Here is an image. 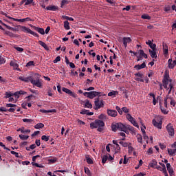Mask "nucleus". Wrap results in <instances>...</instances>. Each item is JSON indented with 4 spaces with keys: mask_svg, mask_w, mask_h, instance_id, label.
I'll list each match as a JSON object with an SVG mask.
<instances>
[{
    "mask_svg": "<svg viewBox=\"0 0 176 176\" xmlns=\"http://www.w3.org/2000/svg\"><path fill=\"white\" fill-rule=\"evenodd\" d=\"M62 91H64V93H66L67 94H69V96H71L72 97H74V98H76V94L70 89L63 87L62 88Z\"/></svg>",
    "mask_w": 176,
    "mask_h": 176,
    "instance_id": "8",
    "label": "nucleus"
},
{
    "mask_svg": "<svg viewBox=\"0 0 176 176\" xmlns=\"http://www.w3.org/2000/svg\"><path fill=\"white\" fill-rule=\"evenodd\" d=\"M145 67H146V65L145 64V62H144L141 65H135L134 66V68L135 69H137V71H140V69H142L144 68H145Z\"/></svg>",
    "mask_w": 176,
    "mask_h": 176,
    "instance_id": "11",
    "label": "nucleus"
},
{
    "mask_svg": "<svg viewBox=\"0 0 176 176\" xmlns=\"http://www.w3.org/2000/svg\"><path fill=\"white\" fill-rule=\"evenodd\" d=\"M41 140L43 141H45V142H47V141H49V136H46V135H43L41 137Z\"/></svg>",
    "mask_w": 176,
    "mask_h": 176,
    "instance_id": "50",
    "label": "nucleus"
},
{
    "mask_svg": "<svg viewBox=\"0 0 176 176\" xmlns=\"http://www.w3.org/2000/svg\"><path fill=\"white\" fill-rule=\"evenodd\" d=\"M135 76H138V78H142L143 74H141L140 72L135 74Z\"/></svg>",
    "mask_w": 176,
    "mask_h": 176,
    "instance_id": "63",
    "label": "nucleus"
},
{
    "mask_svg": "<svg viewBox=\"0 0 176 176\" xmlns=\"http://www.w3.org/2000/svg\"><path fill=\"white\" fill-rule=\"evenodd\" d=\"M163 50H164V54L165 55L168 54V46H167V44L163 43Z\"/></svg>",
    "mask_w": 176,
    "mask_h": 176,
    "instance_id": "17",
    "label": "nucleus"
},
{
    "mask_svg": "<svg viewBox=\"0 0 176 176\" xmlns=\"http://www.w3.org/2000/svg\"><path fill=\"white\" fill-rule=\"evenodd\" d=\"M101 97V92H97L95 91H92L89 92V96H87L88 98H90L91 100H93V98H94V97Z\"/></svg>",
    "mask_w": 176,
    "mask_h": 176,
    "instance_id": "6",
    "label": "nucleus"
},
{
    "mask_svg": "<svg viewBox=\"0 0 176 176\" xmlns=\"http://www.w3.org/2000/svg\"><path fill=\"white\" fill-rule=\"evenodd\" d=\"M139 53L140 58L144 57V58H148V55L144 52V50H140Z\"/></svg>",
    "mask_w": 176,
    "mask_h": 176,
    "instance_id": "22",
    "label": "nucleus"
},
{
    "mask_svg": "<svg viewBox=\"0 0 176 176\" xmlns=\"http://www.w3.org/2000/svg\"><path fill=\"white\" fill-rule=\"evenodd\" d=\"M151 49H152V50H156V44H154L153 43L152 44H151L150 45Z\"/></svg>",
    "mask_w": 176,
    "mask_h": 176,
    "instance_id": "60",
    "label": "nucleus"
},
{
    "mask_svg": "<svg viewBox=\"0 0 176 176\" xmlns=\"http://www.w3.org/2000/svg\"><path fill=\"white\" fill-rule=\"evenodd\" d=\"M58 9V7L57 6H47L46 8V10H53V11H55V10H57Z\"/></svg>",
    "mask_w": 176,
    "mask_h": 176,
    "instance_id": "23",
    "label": "nucleus"
},
{
    "mask_svg": "<svg viewBox=\"0 0 176 176\" xmlns=\"http://www.w3.org/2000/svg\"><path fill=\"white\" fill-rule=\"evenodd\" d=\"M32 65H34V61H30L26 64V67H31Z\"/></svg>",
    "mask_w": 176,
    "mask_h": 176,
    "instance_id": "62",
    "label": "nucleus"
},
{
    "mask_svg": "<svg viewBox=\"0 0 176 176\" xmlns=\"http://www.w3.org/2000/svg\"><path fill=\"white\" fill-rule=\"evenodd\" d=\"M126 118L129 120V122H131L134 119V118H133V116H131L130 113L126 114Z\"/></svg>",
    "mask_w": 176,
    "mask_h": 176,
    "instance_id": "42",
    "label": "nucleus"
},
{
    "mask_svg": "<svg viewBox=\"0 0 176 176\" xmlns=\"http://www.w3.org/2000/svg\"><path fill=\"white\" fill-rule=\"evenodd\" d=\"M10 97H13V94L10 92L6 93V98H10Z\"/></svg>",
    "mask_w": 176,
    "mask_h": 176,
    "instance_id": "52",
    "label": "nucleus"
},
{
    "mask_svg": "<svg viewBox=\"0 0 176 176\" xmlns=\"http://www.w3.org/2000/svg\"><path fill=\"white\" fill-rule=\"evenodd\" d=\"M7 108H14L16 107V104H13L12 103H9L6 104Z\"/></svg>",
    "mask_w": 176,
    "mask_h": 176,
    "instance_id": "56",
    "label": "nucleus"
},
{
    "mask_svg": "<svg viewBox=\"0 0 176 176\" xmlns=\"http://www.w3.org/2000/svg\"><path fill=\"white\" fill-rule=\"evenodd\" d=\"M160 109H161V111L162 112V113H164V115H167V113H168V111H167V110H166L162 106H160Z\"/></svg>",
    "mask_w": 176,
    "mask_h": 176,
    "instance_id": "51",
    "label": "nucleus"
},
{
    "mask_svg": "<svg viewBox=\"0 0 176 176\" xmlns=\"http://www.w3.org/2000/svg\"><path fill=\"white\" fill-rule=\"evenodd\" d=\"M150 167H155V166H157V162L156 160H153L150 164H149Z\"/></svg>",
    "mask_w": 176,
    "mask_h": 176,
    "instance_id": "37",
    "label": "nucleus"
},
{
    "mask_svg": "<svg viewBox=\"0 0 176 176\" xmlns=\"http://www.w3.org/2000/svg\"><path fill=\"white\" fill-rule=\"evenodd\" d=\"M87 112H88V110H86V109H82L81 111H80V114L81 115H87Z\"/></svg>",
    "mask_w": 176,
    "mask_h": 176,
    "instance_id": "59",
    "label": "nucleus"
},
{
    "mask_svg": "<svg viewBox=\"0 0 176 176\" xmlns=\"http://www.w3.org/2000/svg\"><path fill=\"white\" fill-rule=\"evenodd\" d=\"M0 146H2V148H3V149H6V151H10V149L7 148L6 146H5V144H3V143L1 142H0Z\"/></svg>",
    "mask_w": 176,
    "mask_h": 176,
    "instance_id": "57",
    "label": "nucleus"
},
{
    "mask_svg": "<svg viewBox=\"0 0 176 176\" xmlns=\"http://www.w3.org/2000/svg\"><path fill=\"white\" fill-rule=\"evenodd\" d=\"M68 0H62L60 3V8H64V6H65V5H68Z\"/></svg>",
    "mask_w": 176,
    "mask_h": 176,
    "instance_id": "34",
    "label": "nucleus"
},
{
    "mask_svg": "<svg viewBox=\"0 0 176 176\" xmlns=\"http://www.w3.org/2000/svg\"><path fill=\"white\" fill-rule=\"evenodd\" d=\"M100 104V98L96 99V100H95V106H96L95 109H100V108H101V105Z\"/></svg>",
    "mask_w": 176,
    "mask_h": 176,
    "instance_id": "19",
    "label": "nucleus"
},
{
    "mask_svg": "<svg viewBox=\"0 0 176 176\" xmlns=\"http://www.w3.org/2000/svg\"><path fill=\"white\" fill-rule=\"evenodd\" d=\"M61 58L60 56H57L54 60V64H56V63H58V61H60Z\"/></svg>",
    "mask_w": 176,
    "mask_h": 176,
    "instance_id": "54",
    "label": "nucleus"
},
{
    "mask_svg": "<svg viewBox=\"0 0 176 176\" xmlns=\"http://www.w3.org/2000/svg\"><path fill=\"white\" fill-rule=\"evenodd\" d=\"M85 108H89V109H91L93 108V105L90 103L89 100H86L85 104Z\"/></svg>",
    "mask_w": 176,
    "mask_h": 176,
    "instance_id": "26",
    "label": "nucleus"
},
{
    "mask_svg": "<svg viewBox=\"0 0 176 176\" xmlns=\"http://www.w3.org/2000/svg\"><path fill=\"white\" fill-rule=\"evenodd\" d=\"M64 28L65 30H69V22H68V21H64Z\"/></svg>",
    "mask_w": 176,
    "mask_h": 176,
    "instance_id": "31",
    "label": "nucleus"
},
{
    "mask_svg": "<svg viewBox=\"0 0 176 176\" xmlns=\"http://www.w3.org/2000/svg\"><path fill=\"white\" fill-rule=\"evenodd\" d=\"M85 172L86 174H87V175L91 176V173H90L89 168H85Z\"/></svg>",
    "mask_w": 176,
    "mask_h": 176,
    "instance_id": "53",
    "label": "nucleus"
},
{
    "mask_svg": "<svg viewBox=\"0 0 176 176\" xmlns=\"http://www.w3.org/2000/svg\"><path fill=\"white\" fill-rule=\"evenodd\" d=\"M34 30H35V31H37L39 34H41V35H45V30L43 28L34 26Z\"/></svg>",
    "mask_w": 176,
    "mask_h": 176,
    "instance_id": "15",
    "label": "nucleus"
},
{
    "mask_svg": "<svg viewBox=\"0 0 176 176\" xmlns=\"http://www.w3.org/2000/svg\"><path fill=\"white\" fill-rule=\"evenodd\" d=\"M41 76L38 74H35L32 76L24 77V76H19V80H22V82H30L32 85L34 86H36V87H42V82L40 80Z\"/></svg>",
    "mask_w": 176,
    "mask_h": 176,
    "instance_id": "1",
    "label": "nucleus"
},
{
    "mask_svg": "<svg viewBox=\"0 0 176 176\" xmlns=\"http://www.w3.org/2000/svg\"><path fill=\"white\" fill-rule=\"evenodd\" d=\"M16 131H21V133L23 134H25L26 133H31V130L30 129L24 130V127L19 128V129L16 130Z\"/></svg>",
    "mask_w": 176,
    "mask_h": 176,
    "instance_id": "18",
    "label": "nucleus"
},
{
    "mask_svg": "<svg viewBox=\"0 0 176 176\" xmlns=\"http://www.w3.org/2000/svg\"><path fill=\"white\" fill-rule=\"evenodd\" d=\"M6 35H8V36H10V38H14V36H16V34L10 32L9 31L6 32Z\"/></svg>",
    "mask_w": 176,
    "mask_h": 176,
    "instance_id": "41",
    "label": "nucleus"
},
{
    "mask_svg": "<svg viewBox=\"0 0 176 176\" xmlns=\"http://www.w3.org/2000/svg\"><path fill=\"white\" fill-rule=\"evenodd\" d=\"M131 42V38L130 37H124L123 38V44L124 47H127V43Z\"/></svg>",
    "mask_w": 176,
    "mask_h": 176,
    "instance_id": "12",
    "label": "nucleus"
},
{
    "mask_svg": "<svg viewBox=\"0 0 176 176\" xmlns=\"http://www.w3.org/2000/svg\"><path fill=\"white\" fill-rule=\"evenodd\" d=\"M152 123L155 127H157V129H162V120H159L157 118L153 119Z\"/></svg>",
    "mask_w": 176,
    "mask_h": 176,
    "instance_id": "7",
    "label": "nucleus"
},
{
    "mask_svg": "<svg viewBox=\"0 0 176 176\" xmlns=\"http://www.w3.org/2000/svg\"><path fill=\"white\" fill-rule=\"evenodd\" d=\"M62 17L65 20H69V21H74V18H72V17H69V16H65V15L63 16Z\"/></svg>",
    "mask_w": 176,
    "mask_h": 176,
    "instance_id": "40",
    "label": "nucleus"
},
{
    "mask_svg": "<svg viewBox=\"0 0 176 176\" xmlns=\"http://www.w3.org/2000/svg\"><path fill=\"white\" fill-rule=\"evenodd\" d=\"M107 160H108V155H104L102 157V163L103 164H105V163H107Z\"/></svg>",
    "mask_w": 176,
    "mask_h": 176,
    "instance_id": "39",
    "label": "nucleus"
},
{
    "mask_svg": "<svg viewBox=\"0 0 176 176\" xmlns=\"http://www.w3.org/2000/svg\"><path fill=\"white\" fill-rule=\"evenodd\" d=\"M95 122L96 123L97 127H104V126H105V123H104V121L96 120Z\"/></svg>",
    "mask_w": 176,
    "mask_h": 176,
    "instance_id": "14",
    "label": "nucleus"
},
{
    "mask_svg": "<svg viewBox=\"0 0 176 176\" xmlns=\"http://www.w3.org/2000/svg\"><path fill=\"white\" fill-rule=\"evenodd\" d=\"M19 138L22 140L23 141L27 140L28 138H30V136L25 135H19Z\"/></svg>",
    "mask_w": 176,
    "mask_h": 176,
    "instance_id": "38",
    "label": "nucleus"
},
{
    "mask_svg": "<svg viewBox=\"0 0 176 176\" xmlns=\"http://www.w3.org/2000/svg\"><path fill=\"white\" fill-rule=\"evenodd\" d=\"M131 123L138 129H140V126L138 125V123H137V121H135V119H133L132 121H131Z\"/></svg>",
    "mask_w": 176,
    "mask_h": 176,
    "instance_id": "33",
    "label": "nucleus"
},
{
    "mask_svg": "<svg viewBox=\"0 0 176 176\" xmlns=\"http://www.w3.org/2000/svg\"><path fill=\"white\" fill-rule=\"evenodd\" d=\"M128 152L129 153H133V151H134V148H133V146H131V144H129L128 146Z\"/></svg>",
    "mask_w": 176,
    "mask_h": 176,
    "instance_id": "47",
    "label": "nucleus"
},
{
    "mask_svg": "<svg viewBox=\"0 0 176 176\" xmlns=\"http://www.w3.org/2000/svg\"><path fill=\"white\" fill-rule=\"evenodd\" d=\"M23 122H26V123H32L33 120L32 119H28V118H23Z\"/></svg>",
    "mask_w": 176,
    "mask_h": 176,
    "instance_id": "46",
    "label": "nucleus"
},
{
    "mask_svg": "<svg viewBox=\"0 0 176 176\" xmlns=\"http://www.w3.org/2000/svg\"><path fill=\"white\" fill-rule=\"evenodd\" d=\"M39 45H41V46H42L43 47H44V49H45V50H49V46H47V45H46V43H43L41 41H38Z\"/></svg>",
    "mask_w": 176,
    "mask_h": 176,
    "instance_id": "24",
    "label": "nucleus"
},
{
    "mask_svg": "<svg viewBox=\"0 0 176 176\" xmlns=\"http://www.w3.org/2000/svg\"><path fill=\"white\" fill-rule=\"evenodd\" d=\"M122 112H124L125 113H129V109H127V107H122Z\"/></svg>",
    "mask_w": 176,
    "mask_h": 176,
    "instance_id": "61",
    "label": "nucleus"
},
{
    "mask_svg": "<svg viewBox=\"0 0 176 176\" xmlns=\"http://www.w3.org/2000/svg\"><path fill=\"white\" fill-rule=\"evenodd\" d=\"M90 127H91V129H97L98 126H97V124H96V121L94 122H91L90 124Z\"/></svg>",
    "mask_w": 176,
    "mask_h": 176,
    "instance_id": "45",
    "label": "nucleus"
},
{
    "mask_svg": "<svg viewBox=\"0 0 176 176\" xmlns=\"http://www.w3.org/2000/svg\"><path fill=\"white\" fill-rule=\"evenodd\" d=\"M43 127H45V124L42 123H38L34 126V129H43Z\"/></svg>",
    "mask_w": 176,
    "mask_h": 176,
    "instance_id": "30",
    "label": "nucleus"
},
{
    "mask_svg": "<svg viewBox=\"0 0 176 176\" xmlns=\"http://www.w3.org/2000/svg\"><path fill=\"white\" fill-rule=\"evenodd\" d=\"M150 56L152 58H157V54H156V50H149Z\"/></svg>",
    "mask_w": 176,
    "mask_h": 176,
    "instance_id": "13",
    "label": "nucleus"
},
{
    "mask_svg": "<svg viewBox=\"0 0 176 176\" xmlns=\"http://www.w3.org/2000/svg\"><path fill=\"white\" fill-rule=\"evenodd\" d=\"M168 68H170L173 69L175 67V65H174V62H173V59H168Z\"/></svg>",
    "mask_w": 176,
    "mask_h": 176,
    "instance_id": "20",
    "label": "nucleus"
},
{
    "mask_svg": "<svg viewBox=\"0 0 176 176\" xmlns=\"http://www.w3.org/2000/svg\"><path fill=\"white\" fill-rule=\"evenodd\" d=\"M86 160L88 164H93V160L89 157H86Z\"/></svg>",
    "mask_w": 176,
    "mask_h": 176,
    "instance_id": "49",
    "label": "nucleus"
},
{
    "mask_svg": "<svg viewBox=\"0 0 176 176\" xmlns=\"http://www.w3.org/2000/svg\"><path fill=\"white\" fill-rule=\"evenodd\" d=\"M40 112H42V113H52L53 112H56V109H51V110L41 109Z\"/></svg>",
    "mask_w": 176,
    "mask_h": 176,
    "instance_id": "21",
    "label": "nucleus"
},
{
    "mask_svg": "<svg viewBox=\"0 0 176 176\" xmlns=\"http://www.w3.org/2000/svg\"><path fill=\"white\" fill-rule=\"evenodd\" d=\"M107 115L111 116V118H116L118 116V111L112 109H107Z\"/></svg>",
    "mask_w": 176,
    "mask_h": 176,
    "instance_id": "10",
    "label": "nucleus"
},
{
    "mask_svg": "<svg viewBox=\"0 0 176 176\" xmlns=\"http://www.w3.org/2000/svg\"><path fill=\"white\" fill-rule=\"evenodd\" d=\"M116 109L118 111V113H120V115H122V113H123V111L120 109V107H119L118 106H116Z\"/></svg>",
    "mask_w": 176,
    "mask_h": 176,
    "instance_id": "55",
    "label": "nucleus"
},
{
    "mask_svg": "<svg viewBox=\"0 0 176 176\" xmlns=\"http://www.w3.org/2000/svg\"><path fill=\"white\" fill-rule=\"evenodd\" d=\"M136 137L138 142H140V144H142V135H141V134H138Z\"/></svg>",
    "mask_w": 176,
    "mask_h": 176,
    "instance_id": "35",
    "label": "nucleus"
},
{
    "mask_svg": "<svg viewBox=\"0 0 176 176\" xmlns=\"http://www.w3.org/2000/svg\"><path fill=\"white\" fill-rule=\"evenodd\" d=\"M5 63H6V60H5V58H3L2 56H0V65L1 64H5Z\"/></svg>",
    "mask_w": 176,
    "mask_h": 176,
    "instance_id": "58",
    "label": "nucleus"
},
{
    "mask_svg": "<svg viewBox=\"0 0 176 176\" xmlns=\"http://www.w3.org/2000/svg\"><path fill=\"white\" fill-rule=\"evenodd\" d=\"M31 3H34V0H25V6L31 5Z\"/></svg>",
    "mask_w": 176,
    "mask_h": 176,
    "instance_id": "43",
    "label": "nucleus"
},
{
    "mask_svg": "<svg viewBox=\"0 0 176 176\" xmlns=\"http://www.w3.org/2000/svg\"><path fill=\"white\" fill-rule=\"evenodd\" d=\"M166 130L170 137H174V134H175V131L174 130V126H173V124H168V125L166 126Z\"/></svg>",
    "mask_w": 176,
    "mask_h": 176,
    "instance_id": "4",
    "label": "nucleus"
},
{
    "mask_svg": "<svg viewBox=\"0 0 176 176\" xmlns=\"http://www.w3.org/2000/svg\"><path fill=\"white\" fill-rule=\"evenodd\" d=\"M40 131H34L33 134H32V137H35L36 135H38V134H39Z\"/></svg>",
    "mask_w": 176,
    "mask_h": 176,
    "instance_id": "64",
    "label": "nucleus"
},
{
    "mask_svg": "<svg viewBox=\"0 0 176 176\" xmlns=\"http://www.w3.org/2000/svg\"><path fill=\"white\" fill-rule=\"evenodd\" d=\"M166 168L170 175H171L174 173V170H173V168H171V164H170V163L166 164Z\"/></svg>",
    "mask_w": 176,
    "mask_h": 176,
    "instance_id": "16",
    "label": "nucleus"
},
{
    "mask_svg": "<svg viewBox=\"0 0 176 176\" xmlns=\"http://www.w3.org/2000/svg\"><path fill=\"white\" fill-rule=\"evenodd\" d=\"M14 49H16V50L17 52H19V53H23V52H24V49L19 47H14Z\"/></svg>",
    "mask_w": 176,
    "mask_h": 176,
    "instance_id": "48",
    "label": "nucleus"
},
{
    "mask_svg": "<svg viewBox=\"0 0 176 176\" xmlns=\"http://www.w3.org/2000/svg\"><path fill=\"white\" fill-rule=\"evenodd\" d=\"M8 19L13 20L14 21H20L21 23L25 22V19H19L12 18L10 16H8Z\"/></svg>",
    "mask_w": 176,
    "mask_h": 176,
    "instance_id": "29",
    "label": "nucleus"
},
{
    "mask_svg": "<svg viewBox=\"0 0 176 176\" xmlns=\"http://www.w3.org/2000/svg\"><path fill=\"white\" fill-rule=\"evenodd\" d=\"M124 130L122 131L124 133H126L127 134V130H129L131 133H135V130L134 129V127L131 126V125H124Z\"/></svg>",
    "mask_w": 176,
    "mask_h": 176,
    "instance_id": "9",
    "label": "nucleus"
},
{
    "mask_svg": "<svg viewBox=\"0 0 176 176\" xmlns=\"http://www.w3.org/2000/svg\"><path fill=\"white\" fill-rule=\"evenodd\" d=\"M10 65L11 67H14V68H16V69H17V68H19V64H17V62H15L13 60L10 63Z\"/></svg>",
    "mask_w": 176,
    "mask_h": 176,
    "instance_id": "28",
    "label": "nucleus"
},
{
    "mask_svg": "<svg viewBox=\"0 0 176 176\" xmlns=\"http://www.w3.org/2000/svg\"><path fill=\"white\" fill-rule=\"evenodd\" d=\"M168 155H170V156H174V155H175L176 153V148L175 149L168 148Z\"/></svg>",
    "mask_w": 176,
    "mask_h": 176,
    "instance_id": "25",
    "label": "nucleus"
},
{
    "mask_svg": "<svg viewBox=\"0 0 176 176\" xmlns=\"http://www.w3.org/2000/svg\"><path fill=\"white\" fill-rule=\"evenodd\" d=\"M118 94V91H113L111 92H109L108 94L109 97H115V96H117Z\"/></svg>",
    "mask_w": 176,
    "mask_h": 176,
    "instance_id": "32",
    "label": "nucleus"
},
{
    "mask_svg": "<svg viewBox=\"0 0 176 176\" xmlns=\"http://www.w3.org/2000/svg\"><path fill=\"white\" fill-rule=\"evenodd\" d=\"M171 82H173V80L171 79L162 80L163 87H164V89H166V90H168V89H170L168 91V94L171 93V90H173V85L171 83Z\"/></svg>",
    "mask_w": 176,
    "mask_h": 176,
    "instance_id": "3",
    "label": "nucleus"
},
{
    "mask_svg": "<svg viewBox=\"0 0 176 176\" xmlns=\"http://www.w3.org/2000/svg\"><path fill=\"white\" fill-rule=\"evenodd\" d=\"M111 130L112 131H116L117 130H119L120 131H124V124L118 122H114L111 124Z\"/></svg>",
    "mask_w": 176,
    "mask_h": 176,
    "instance_id": "2",
    "label": "nucleus"
},
{
    "mask_svg": "<svg viewBox=\"0 0 176 176\" xmlns=\"http://www.w3.org/2000/svg\"><path fill=\"white\" fill-rule=\"evenodd\" d=\"M21 31L23 32H27L28 34H31V35H33L34 36H39V35L36 33H35L34 31L31 30V29L25 27V26H21Z\"/></svg>",
    "mask_w": 176,
    "mask_h": 176,
    "instance_id": "5",
    "label": "nucleus"
},
{
    "mask_svg": "<svg viewBox=\"0 0 176 176\" xmlns=\"http://www.w3.org/2000/svg\"><path fill=\"white\" fill-rule=\"evenodd\" d=\"M142 19L144 20H151V17L148 14H143L142 15Z\"/></svg>",
    "mask_w": 176,
    "mask_h": 176,
    "instance_id": "44",
    "label": "nucleus"
},
{
    "mask_svg": "<svg viewBox=\"0 0 176 176\" xmlns=\"http://www.w3.org/2000/svg\"><path fill=\"white\" fill-rule=\"evenodd\" d=\"M2 24H3V25H4V27L7 28L8 30H11L12 31H17V29H16L14 28H12V27H10V26L5 24V23H2Z\"/></svg>",
    "mask_w": 176,
    "mask_h": 176,
    "instance_id": "36",
    "label": "nucleus"
},
{
    "mask_svg": "<svg viewBox=\"0 0 176 176\" xmlns=\"http://www.w3.org/2000/svg\"><path fill=\"white\" fill-rule=\"evenodd\" d=\"M119 144L120 145H122L124 148H127L129 147V145H131V143H127L126 142H122V141L119 142Z\"/></svg>",
    "mask_w": 176,
    "mask_h": 176,
    "instance_id": "27",
    "label": "nucleus"
}]
</instances>
